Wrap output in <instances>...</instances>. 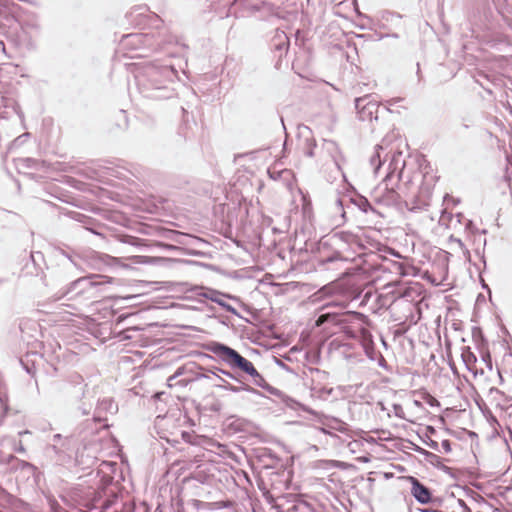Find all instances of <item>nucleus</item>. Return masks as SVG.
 Segmentation results:
<instances>
[{
	"mask_svg": "<svg viewBox=\"0 0 512 512\" xmlns=\"http://www.w3.org/2000/svg\"><path fill=\"white\" fill-rule=\"evenodd\" d=\"M178 79V72L171 64L163 61H151L137 65L135 81L143 97L163 100L170 99L176 93L172 87Z\"/></svg>",
	"mask_w": 512,
	"mask_h": 512,
	"instance_id": "f257e3e1",
	"label": "nucleus"
},
{
	"mask_svg": "<svg viewBox=\"0 0 512 512\" xmlns=\"http://www.w3.org/2000/svg\"><path fill=\"white\" fill-rule=\"evenodd\" d=\"M405 168V160L401 151L392 152L390 162L387 167V174L383 183L379 185L374 191V200L377 203L385 206L396 205L400 202V194L392 184L395 178L399 181L402 178L403 170Z\"/></svg>",
	"mask_w": 512,
	"mask_h": 512,
	"instance_id": "f03ea898",
	"label": "nucleus"
},
{
	"mask_svg": "<svg viewBox=\"0 0 512 512\" xmlns=\"http://www.w3.org/2000/svg\"><path fill=\"white\" fill-rule=\"evenodd\" d=\"M262 493L266 502L277 512H316L312 504L306 501L302 495L282 494L276 487L264 488Z\"/></svg>",
	"mask_w": 512,
	"mask_h": 512,
	"instance_id": "7ed1b4c3",
	"label": "nucleus"
},
{
	"mask_svg": "<svg viewBox=\"0 0 512 512\" xmlns=\"http://www.w3.org/2000/svg\"><path fill=\"white\" fill-rule=\"evenodd\" d=\"M322 243L323 245H330L335 249L330 255L320 259V264L324 266L352 260L353 257L349 254V251L353 247L359 246L358 237L346 231L334 233Z\"/></svg>",
	"mask_w": 512,
	"mask_h": 512,
	"instance_id": "20e7f679",
	"label": "nucleus"
},
{
	"mask_svg": "<svg viewBox=\"0 0 512 512\" xmlns=\"http://www.w3.org/2000/svg\"><path fill=\"white\" fill-rule=\"evenodd\" d=\"M73 438L54 434L51 442L44 448L43 457L46 466H66L73 458Z\"/></svg>",
	"mask_w": 512,
	"mask_h": 512,
	"instance_id": "39448f33",
	"label": "nucleus"
},
{
	"mask_svg": "<svg viewBox=\"0 0 512 512\" xmlns=\"http://www.w3.org/2000/svg\"><path fill=\"white\" fill-rule=\"evenodd\" d=\"M98 275H92L88 277H80L73 281L56 300L67 298L68 301H74L73 304H66L72 307L74 310H79V306L91 301L95 297L97 282L94 278Z\"/></svg>",
	"mask_w": 512,
	"mask_h": 512,
	"instance_id": "423d86ee",
	"label": "nucleus"
},
{
	"mask_svg": "<svg viewBox=\"0 0 512 512\" xmlns=\"http://www.w3.org/2000/svg\"><path fill=\"white\" fill-rule=\"evenodd\" d=\"M116 467V463L103 461L98 469L97 475L100 477V484L98 487V491L96 492L97 496L94 499V506H97L99 503V507L106 510L109 509L113 500L111 498L117 499V486L114 484V477L112 473Z\"/></svg>",
	"mask_w": 512,
	"mask_h": 512,
	"instance_id": "0eeeda50",
	"label": "nucleus"
},
{
	"mask_svg": "<svg viewBox=\"0 0 512 512\" xmlns=\"http://www.w3.org/2000/svg\"><path fill=\"white\" fill-rule=\"evenodd\" d=\"M310 391L312 397L328 400L334 396L333 382L328 372L314 368L310 370Z\"/></svg>",
	"mask_w": 512,
	"mask_h": 512,
	"instance_id": "6e6552de",
	"label": "nucleus"
},
{
	"mask_svg": "<svg viewBox=\"0 0 512 512\" xmlns=\"http://www.w3.org/2000/svg\"><path fill=\"white\" fill-rule=\"evenodd\" d=\"M208 350L232 368H237L243 372L252 364L236 350L222 343L212 342L208 345Z\"/></svg>",
	"mask_w": 512,
	"mask_h": 512,
	"instance_id": "1a4fd4ad",
	"label": "nucleus"
},
{
	"mask_svg": "<svg viewBox=\"0 0 512 512\" xmlns=\"http://www.w3.org/2000/svg\"><path fill=\"white\" fill-rule=\"evenodd\" d=\"M155 428L160 438L167 442H178V432L181 428L180 415L168 413L164 416H157Z\"/></svg>",
	"mask_w": 512,
	"mask_h": 512,
	"instance_id": "9d476101",
	"label": "nucleus"
},
{
	"mask_svg": "<svg viewBox=\"0 0 512 512\" xmlns=\"http://www.w3.org/2000/svg\"><path fill=\"white\" fill-rule=\"evenodd\" d=\"M348 203H352L359 208L360 211L365 214H374L380 215V213L371 205L367 198L361 195H356L352 198H347L346 196L337 197L333 204V210L335 214H339L342 222L345 221V207L348 206Z\"/></svg>",
	"mask_w": 512,
	"mask_h": 512,
	"instance_id": "9b49d317",
	"label": "nucleus"
},
{
	"mask_svg": "<svg viewBox=\"0 0 512 512\" xmlns=\"http://www.w3.org/2000/svg\"><path fill=\"white\" fill-rule=\"evenodd\" d=\"M41 33L40 21L36 16L27 17L21 23L19 41L28 49L35 47Z\"/></svg>",
	"mask_w": 512,
	"mask_h": 512,
	"instance_id": "f8f14e48",
	"label": "nucleus"
},
{
	"mask_svg": "<svg viewBox=\"0 0 512 512\" xmlns=\"http://www.w3.org/2000/svg\"><path fill=\"white\" fill-rule=\"evenodd\" d=\"M355 108L359 120L373 122L378 120L380 104L371 95H365L355 99Z\"/></svg>",
	"mask_w": 512,
	"mask_h": 512,
	"instance_id": "ddd939ff",
	"label": "nucleus"
},
{
	"mask_svg": "<svg viewBox=\"0 0 512 512\" xmlns=\"http://www.w3.org/2000/svg\"><path fill=\"white\" fill-rule=\"evenodd\" d=\"M120 45L125 49L140 50L145 47H153V36L143 33H131L124 35Z\"/></svg>",
	"mask_w": 512,
	"mask_h": 512,
	"instance_id": "4468645a",
	"label": "nucleus"
},
{
	"mask_svg": "<svg viewBox=\"0 0 512 512\" xmlns=\"http://www.w3.org/2000/svg\"><path fill=\"white\" fill-rule=\"evenodd\" d=\"M346 333L349 334L352 338H355L360 343L363 351L369 359H375L373 338L367 329L359 327L356 330H352L349 328Z\"/></svg>",
	"mask_w": 512,
	"mask_h": 512,
	"instance_id": "2eb2a0df",
	"label": "nucleus"
},
{
	"mask_svg": "<svg viewBox=\"0 0 512 512\" xmlns=\"http://www.w3.org/2000/svg\"><path fill=\"white\" fill-rule=\"evenodd\" d=\"M195 291L199 297L204 298V299H209V300L217 303L218 305H220L226 311H228L236 316H239V313L237 312V310L234 307H232L230 304L225 302V300H224V298L226 297L225 294H223L217 290L205 289L203 287L196 288Z\"/></svg>",
	"mask_w": 512,
	"mask_h": 512,
	"instance_id": "dca6fc26",
	"label": "nucleus"
},
{
	"mask_svg": "<svg viewBox=\"0 0 512 512\" xmlns=\"http://www.w3.org/2000/svg\"><path fill=\"white\" fill-rule=\"evenodd\" d=\"M118 411V405L115 401L106 397L102 400H99L94 412V420L97 422H102L106 420V414H115Z\"/></svg>",
	"mask_w": 512,
	"mask_h": 512,
	"instance_id": "f3484780",
	"label": "nucleus"
},
{
	"mask_svg": "<svg viewBox=\"0 0 512 512\" xmlns=\"http://www.w3.org/2000/svg\"><path fill=\"white\" fill-rule=\"evenodd\" d=\"M411 482V494L415 497V499L421 504L429 503L431 500L430 490L414 477H411Z\"/></svg>",
	"mask_w": 512,
	"mask_h": 512,
	"instance_id": "a211bd4d",
	"label": "nucleus"
},
{
	"mask_svg": "<svg viewBox=\"0 0 512 512\" xmlns=\"http://www.w3.org/2000/svg\"><path fill=\"white\" fill-rule=\"evenodd\" d=\"M244 372L252 377L254 385L268 391L272 395H277L279 392L278 389L267 383V381L261 374H259L253 364H251Z\"/></svg>",
	"mask_w": 512,
	"mask_h": 512,
	"instance_id": "6ab92c4d",
	"label": "nucleus"
},
{
	"mask_svg": "<svg viewBox=\"0 0 512 512\" xmlns=\"http://www.w3.org/2000/svg\"><path fill=\"white\" fill-rule=\"evenodd\" d=\"M387 147L385 146V140L375 147L374 154L370 157V165L373 168L374 173L376 174L383 162L386 160L388 156V152H386Z\"/></svg>",
	"mask_w": 512,
	"mask_h": 512,
	"instance_id": "aec40b11",
	"label": "nucleus"
},
{
	"mask_svg": "<svg viewBox=\"0 0 512 512\" xmlns=\"http://www.w3.org/2000/svg\"><path fill=\"white\" fill-rule=\"evenodd\" d=\"M289 38L284 31L276 30L273 38L271 39V47L279 52V57L286 53L289 48Z\"/></svg>",
	"mask_w": 512,
	"mask_h": 512,
	"instance_id": "412c9836",
	"label": "nucleus"
},
{
	"mask_svg": "<svg viewBox=\"0 0 512 512\" xmlns=\"http://www.w3.org/2000/svg\"><path fill=\"white\" fill-rule=\"evenodd\" d=\"M461 357L466 368L474 375H477L479 372L480 374H484L483 368L479 369L477 366L476 355L473 352H471L469 348L463 350Z\"/></svg>",
	"mask_w": 512,
	"mask_h": 512,
	"instance_id": "4be33fe9",
	"label": "nucleus"
},
{
	"mask_svg": "<svg viewBox=\"0 0 512 512\" xmlns=\"http://www.w3.org/2000/svg\"><path fill=\"white\" fill-rule=\"evenodd\" d=\"M70 383L73 384V391L71 394L76 398H83L86 394L87 384H84L83 377L75 374L70 377Z\"/></svg>",
	"mask_w": 512,
	"mask_h": 512,
	"instance_id": "5701e85b",
	"label": "nucleus"
},
{
	"mask_svg": "<svg viewBox=\"0 0 512 512\" xmlns=\"http://www.w3.org/2000/svg\"><path fill=\"white\" fill-rule=\"evenodd\" d=\"M344 313H340L334 310L327 311L326 313H322L319 315L316 323L317 325H322L325 322H332L334 324L341 323L343 321Z\"/></svg>",
	"mask_w": 512,
	"mask_h": 512,
	"instance_id": "b1692460",
	"label": "nucleus"
},
{
	"mask_svg": "<svg viewBox=\"0 0 512 512\" xmlns=\"http://www.w3.org/2000/svg\"><path fill=\"white\" fill-rule=\"evenodd\" d=\"M323 148L331 155L333 161L339 167L340 166L339 162L341 159V152L339 150L337 143L332 140H325L323 143Z\"/></svg>",
	"mask_w": 512,
	"mask_h": 512,
	"instance_id": "393cba45",
	"label": "nucleus"
},
{
	"mask_svg": "<svg viewBox=\"0 0 512 512\" xmlns=\"http://www.w3.org/2000/svg\"><path fill=\"white\" fill-rule=\"evenodd\" d=\"M417 451L420 452L421 454H423L425 456L426 460H428L431 464H433L437 467H440L444 471H447L450 469L449 467H447L445 465H440L441 458L438 455H436L432 452H429L423 448H418Z\"/></svg>",
	"mask_w": 512,
	"mask_h": 512,
	"instance_id": "a878e982",
	"label": "nucleus"
},
{
	"mask_svg": "<svg viewBox=\"0 0 512 512\" xmlns=\"http://www.w3.org/2000/svg\"><path fill=\"white\" fill-rule=\"evenodd\" d=\"M220 380L224 383L223 385H220V386L225 390H228V391H231L234 393H238L240 391H247L249 393H254V394L258 393L256 389H254L253 387H251L247 384H245L243 386H233L221 378H220Z\"/></svg>",
	"mask_w": 512,
	"mask_h": 512,
	"instance_id": "bb28decb",
	"label": "nucleus"
},
{
	"mask_svg": "<svg viewBox=\"0 0 512 512\" xmlns=\"http://www.w3.org/2000/svg\"><path fill=\"white\" fill-rule=\"evenodd\" d=\"M134 259H135V263L150 264V265H157V264L167 260L166 258H162V257H152V256H145V255L135 256Z\"/></svg>",
	"mask_w": 512,
	"mask_h": 512,
	"instance_id": "cd10ccee",
	"label": "nucleus"
},
{
	"mask_svg": "<svg viewBox=\"0 0 512 512\" xmlns=\"http://www.w3.org/2000/svg\"><path fill=\"white\" fill-rule=\"evenodd\" d=\"M316 147L315 139L312 136H307L303 143V152L308 157L314 156V149Z\"/></svg>",
	"mask_w": 512,
	"mask_h": 512,
	"instance_id": "c85d7f7f",
	"label": "nucleus"
},
{
	"mask_svg": "<svg viewBox=\"0 0 512 512\" xmlns=\"http://www.w3.org/2000/svg\"><path fill=\"white\" fill-rule=\"evenodd\" d=\"M179 437H181L185 442L190 443L192 445L200 444L199 436L189 433L187 431H182L181 429L180 432H178V438Z\"/></svg>",
	"mask_w": 512,
	"mask_h": 512,
	"instance_id": "c756f323",
	"label": "nucleus"
},
{
	"mask_svg": "<svg viewBox=\"0 0 512 512\" xmlns=\"http://www.w3.org/2000/svg\"><path fill=\"white\" fill-rule=\"evenodd\" d=\"M268 174L269 176L274 179V180H277V179H280L282 177H287L291 174V172L287 169H284V170H280V171H275V170H268Z\"/></svg>",
	"mask_w": 512,
	"mask_h": 512,
	"instance_id": "7c9ffc66",
	"label": "nucleus"
},
{
	"mask_svg": "<svg viewBox=\"0 0 512 512\" xmlns=\"http://www.w3.org/2000/svg\"><path fill=\"white\" fill-rule=\"evenodd\" d=\"M481 362L486 366L489 371L493 370L491 355L488 351L484 352L481 356Z\"/></svg>",
	"mask_w": 512,
	"mask_h": 512,
	"instance_id": "2f4dec72",
	"label": "nucleus"
},
{
	"mask_svg": "<svg viewBox=\"0 0 512 512\" xmlns=\"http://www.w3.org/2000/svg\"><path fill=\"white\" fill-rule=\"evenodd\" d=\"M419 168H420V173L422 174L423 178H426L427 174H428V170L431 168L430 167V164L426 161L425 158H422L420 161H419Z\"/></svg>",
	"mask_w": 512,
	"mask_h": 512,
	"instance_id": "473e14b6",
	"label": "nucleus"
},
{
	"mask_svg": "<svg viewBox=\"0 0 512 512\" xmlns=\"http://www.w3.org/2000/svg\"><path fill=\"white\" fill-rule=\"evenodd\" d=\"M48 503L52 512H67L55 499H48Z\"/></svg>",
	"mask_w": 512,
	"mask_h": 512,
	"instance_id": "72a5a7b5",
	"label": "nucleus"
},
{
	"mask_svg": "<svg viewBox=\"0 0 512 512\" xmlns=\"http://www.w3.org/2000/svg\"><path fill=\"white\" fill-rule=\"evenodd\" d=\"M394 269L397 273H399L402 276L408 275L407 267L404 263L397 262L394 264Z\"/></svg>",
	"mask_w": 512,
	"mask_h": 512,
	"instance_id": "f704fd0d",
	"label": "nucleus"
},
{
	"mask_svg": "<svg viewBox=\"0 0 512 512\" xmlns=\"http://www.w3.org/2000/svg\"><path fill=\"white\" fill-rule=\"evenodd\" d=\"M451 241L455 242L457 244V246H459V248L463 251V254L465 256H469L470 255L469 250L465 247L464 243L460 239H456V238L451 237Z\"/></svg>",
	"mask_w": 512,
	"mask_h": 512,
	"instance_id": "c9c22d12",
	"label": "nucleus"
},
{
	"mask_svg": "<svg viewBox=\"0 0 512 512\" xmlns=\"http://www.w3.org/2000/svg\"><path fill=\"white\" fill-rule=\"evenodd\" d=\"M424 399H425L426 403L428 405H430L431 407L439 406L440 405L439 401L435 397L430 395V394H427Z\"/></svg>",
	"mask_w": 512,
	"mask_h": 512,
	"instance_id": "e433bc0d",
	"label": "nucleus"
},
{
	"mask_svg": "<svg viewBox=\"0 0 512 512\" xmlns=\"http://www.w3.org/2000/svg\"><path fill=\"white\" fill-rule=\"evenodd\" d=\"M91 403L86 405V403H82L81 405H79L78 409L81 411V413L83 415H88L91 411Z\"/></svg>",
	"mask_w": 512,
	"mask_h": 512,
	"instance_id": "4c0bfd02",
	"label": "nucleus"
},
{
	"mask_svg": "<svg viewBox=\"0 0 512 512\" xmlns=\"http://www.w3.org/2000/svg\"><path fill=\"white\" fill-rule=\"evenodd\" d=\"M441 446L443 448V450L446 452V453H449L451 452V443L449 440L445 439L441 442Z\"/></svg>",
	"mask_w": 512,
	"mask_h": 512,
	"instance_id": "58836bf2",
	"label": "nucleus"
},
{
	"mask_svg": "<svg viewBox=\"0 0 512 512\" xmlns=\"http://www.w3.org/2000/svg\"><path fill=\"white\" fill-rule=\"evenodd\" d=\"M427 445H428L431 449H433V450H438V447H439L438 442H436V441H434V440H432V439H430V440H429V442H427Z\"/></svg>",
	"mask_w": 512,
	"mask_h": 512,
	"instance_id": "ea45409f",
	"label": "nucleus"
},
{
	"mask_svg": "<svg viewBox=\"0 0 512 512\" xmlns=\"http://www.w3.org/2000/svg\"><path fill=\"white\" fill-rule=\"evenodd\" d=\"M323 308H336V309H342L338 304L334 302L327 303Z\"/></svg>",
	"mask_w": 512,
	"mask_h": 512,
	"instance_id": "a19ab883",
	"label": "nucleus"
},
{
	"mask_svg": "<svg viewBox=\"0 0 512 512\" xmlns=\"http://www.w3.org/2000/svg\"><path fill=\"white\" fill-rule=\"evenodd\" d=\"M395 415L397 417H400V418H403V416L400 414V412H402V407L400 405H395Z\"/></svg>",
	"mask_w": 512,
	"mask_h": 512,
	"instance_id": "79ce46f5",
	"label": "nucleus"
},
{
	"mask_svg": "<svg viewBox=\"0 0 512 512\" xmlns=\"http://www.w3.org/2000/svg\"><path fill=\"white\" fill-rule=\"evenodd\" d=\"M471 123H472V121L470 119H463L461 125H462V127L467 129L470 127Z\"/></svg>",
	"mask_w": 512,
	"mask_h": 512,
	"instance_id": "37998d69",
	"label": "nucleus"
},
{
	"mask_svg": "<svg viewBox=\"0 0 512 512\" xmlns=\"http://www.w3.org/2000/svg\"><path fill=\"white\" fill-rule=\"evenodd\" d=\"M15 451L18 452V453H24L25 452V448H24V446H23V444L21 442L15 448Z\"/></svg>",
	"mask_w": 512,
	"mask_h": 512,
	"instance_id": "c03bdc74",
	"label": "nucleus"
},
{
	"mask_svg": "<svg viewBox=\"0 0 512 512\" xmlns=\"http://www.w3.org/2000/svg\"><path fill=\"white\" fill-rule=\"evenodd\" d=\"M422 205H425V203H421V204H413L410 206V210L414 211V210H417V209H421Z\"/></svg>",
	"mask_w": 512,
	"mask_h": 512,
	"instance_id": "a18cd8bd",
	"label": "nucleus"
},
{
	"mask_svg": "<svg viewBox=\"0 0 512 512\" xmlns=\"http://www.w3.org/2000/svg\"><path fill=\"white\" fill-rule=\"evenodd\" d=\"M221 373L224 375V376H227L229 378H232L234 379L235 377L233 376L232 373H230L229 371H226V370H221Z\"/></svg>",
	"mask_w": 512,
	"mask_h": 512,
	"instance_id": "49530a36",
	"label": "nucleus"
},
{
	"mask_svg": "<svg viewBox=\"0 0 512 512\" xmlns=\"http://www.w3.org/2000/svg\"><path fill=\"white\" fill-rule=\"evenodd\" d=\"M21 467H22V468H26V467H27V468H32V467H33V465H32V464H30L29 462L22 461V462H21Z\"/></svg>",
	"mask_w": 512,
	"mask_h": 512,
	"instance_id": "de8ad7c7",
	"label": "nucleus"
},
{
	"mask_svg": "<svg viewBox=\"0 0 512 512\" xmlns=\"http://www.w3.org/2000/svg\"><path fill=\"white\" fill-rule=\"evenodd\" d=\"M221 370L220 368H217L215 367L213 370H211L210 372L215 375V376H218V372L221 373Z\"/></svg>",
	"mask_w": 512,
	"mask_h": 512,
	"instance_id": "09e8293b",
	"label": "nucleus"
},
{
	"mask_svg": "<svg viewBox=\"0 0 512 512\" xmlns=\"http://www.w3.org/2000/svg\"><path fill=\"white\" fill-rule=\"evenodd\" d=\"M179 373H175L174 375L170 376L168 378V382H169V385L172 386V381L175 380L176 376L178 375Z\"/></svg>",
	"mask_w": 512,
	"mask_h": 512,
	"instance_id": "8fccbe9b",
	"label": "nucleus"
},
{
	"mask_svg": "<svg viewBox=\"0 0 512 512\" xmlns=\"http://www.w3.org/2000/svg\"><path fill=\"white\" fill-rule=\"evenodd\" d=\"M490 393L502 394V392L497 388H491Z\"/></svg>",
	"mask_w": 512,
	"mask_h": 512,
	"instance_id": "3c124183",
	"label": "nucleus"
},
{
	"mask_svg": "<svg viewBox=\"0 0 512 512\" xmlns=\"http://www.w3.org/2000/svg\"><path fill=\"white\" fill-rule=\"evenodd\" d=\"M417 75H418V79L420 81L421 80V72H420V65H419V63H417Z\"/></svg>",
	"mask_w": 512,
	"mask_h": 512,
	"instance_id": "603ef678",
	"label": "nucleus"
},
{
	"mask_svg": "<svg viewBox=\"0 0 512 512\" xmlns=\"http://www.w3.org/2000/svg\"><path fill=\"white\" fill-rule=\"evenodd\" d=\"M130 330L124 332V336H123V339H131L132 336L128 335L127 333L129 332Z\"/></svg>",
	"mask_w": 512,
	"mask_h": 512,
	"instance_id": "864d4df0",
	"label": "nucleus"
},
{
	"mask_svg": "<svg viewBox=\"0 0 512 512\" xmlns=\"http://www.w3.org/2000/svg\"><path fill=\"white\" fill-rule=\"evenodd\" d=\"M472 226H473L472 221H468V223L466 224V228L467 229H472Z\"/></svg>",
	"mask_w": 512,
	"mask_h": 512,
	"instance_id": "5fc2aeb1",
	"label": "nucleus"
},
{
	"mask_svg": "<svg viewBox=\"0 0 512 512\" xmlns=\"http://www.w3.org/2000/svg\"><path fill=\"white\" fill-rule=\"evenodd\" d=\"M343 425H344V424L342 423V424L340 425V427L338 428V430H339V431H341V432L345 431V428H344V426H343Z\"/></svg>",
	"mask_w": 512,
	"mask_h": 512,
	"instance_id": "6e6d98bb",
	"label": "nucleus"
},
{
	"mask_svg": "<svg viewBox=\"0 0 512 512\" xmlns=\"http://www.w3.org/2000/svg\"><path fill=\"white\" fill-rule=\"evenodd\" d=\"M25 161L28 162V163H34L35 162V160H33L31 158H27V159H25Z\"/></svg>",
	"mask_w": 512,
	"mask_h": 512,
	"instance_id": "4d7b16f0",
	"label": "nucleus"
},
{
	"mask_svg": "<svg viewBox=\"0 0 512 512\" xmlns=\"http://www.w3.org/2000/svg\"><path fill=\"white\" fill-rule=\"evenodd\" d=\"M415 405L420 406L421 404H420V402H419V401H417V400H416V401H415Z\"/></svg>",
	"mask_w": 512,
	"mask_h": 512,
	"instance_id": "13d9d810",
	"label": "nucleus"
},
{
	"mask_svg": "<svg viewBox=\"0 0 512 512\" xmlns=\"http://www.w3.org/2000/svg\"><path fill=\"white\" fill-rule=\"evenodd\" d=\"M391 36H392V38H397L398 37L397 34H392Z\"/></svg>",
	"mask_w": 512,
	"mask_h": 512,
	"instance_id": "bf43d9fd",
	"label": "nucleus"
},
{
	"mask_svg": "<svg viewBox=\"0 0 512 512\" xmlns=\"http://www.w3.org/2000/svg\"><path fill=\"white\" fill-rule=\"evenodd\" d=\"M421 511H422V512H430V510H428V509H423V510H421Z\"/></svg>",
	"mask_w": 512,
	"mask_h": 512,
	"instance_id": "052dcab7",
	"label": "nucleus"
},
{
	"mask_svg": "<svg viewBox=\"0 0 512 512\" xmlns=\"http://www.w3.org/2000/svg\"><path fill=\"white\" fill-rule=\"evenodd\" d=\"M507 2H508L510 5H512V0H507Z\"/></svg>",
	"mask_w": 512,
	"mask_h": 512,
	"instance_id": "680f3d73",
	"label": "nucleus"
}]
</instances>
